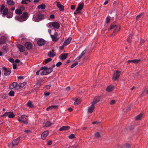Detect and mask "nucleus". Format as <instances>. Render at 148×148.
Instances as JSON below:
<instances>
[{
	"instance_id": "obj_16",
	"label": "nucleus",
	"mask_w": 148,
	"mask_h": 148,
	"mask_svg": "<svg viewBox=\"0 0 148 148\" xmlns=\"http://www.w3.org/2000/svg\"><path fill=\"white\" fill-rule=\"evenodd\" d=\"M45 42V41L42 39L39 40L37 41V44L39 46H41L44 45Z\"/></svg>"
},
{
	"instance_id": "obj_24",
	"label": "nucleus",
	"mask_w": 148,
	"mask_h": 148,
	"mask_svg": "<svg viewBox=\"0 0 148 148\" xmlns=\"http://www.w3.org/2000/svg\"><path fill=\"white\" fill-rule=\"evenodd\" d=\"M100 100V98L99 97H96L93 99V105L95 104L98 102Z\"/></svg>"
},
{
	"instance_id": "obj_57",
	"label": "nucleus",
	"mask_w": 148,
	"mask_h": 148,
	"mask_svg": "<svg viewBox=\"0 0 148 148\" xmlns=\"http://www.w3.org/2000/svg\"><path fill=\"white\" fill-rule=\"evenodd\" d=\"M5 9V6L4 5H1V7L0 8V10L1 11H2L3 10H4Z\"/></svg>"
},
{
	"instance_id": "obj_25",
	"label": "nucleus",
	"mask_w": 148,
	"mask_h": 148,
	"mask_svg": "<svg viewBox=\"0 0 148 148\" xmlns=\"http://www.w3.org/2000/svg\"><path fill=\"white\" fill-rule=\"evenodd\" d=\"M140 61V60L139 59H136L134 60H129L127 61V62L128 63H133L135 64L138 63Z\"/></svg>"
},
{
	"instance_id": "obj_45",
	"label": "nucleus",
	"mask_w": 148,
	"mask_h": 148,
	"mask_svg": "<svg viewBox=\"0 0 148 148\" xmlns=\"http://www.w3.org/2000/svg\"><path fill=\"white\" fill-rule=\"evenodd\" d=\"M41 74L42 75H48L46 70L43 71L41 73Z\"/></svg>"
},
{
	"instance_id": "obj_59",
	"label": "nucleus",
	"mask_w": 148,
	"mask_h": 148,
	"mask_svg": "<svg viewBox=\"0 0 148 148\" xmlns=\"http://www.w3.org/2000/svg\"><path fill=\"white\" fill-rule=\"evenodd\" d=\"M82 58V57L80 55L78 57H77V58H76V59L75 60H79Z\"/></svg>"
},
{
	"instance_id": "obj_13",
	"label": "nucleus",
	"mask_w": 148,
	"mask_h": 148,
	"mask_svg": "<svg viewBox=\"0 0 148 148\" xmlns=\"http://www.w3.org/2000/svg\"><path fill=\"white\" fill-rule=\"evenodd\" d=\"M56 6L58 8L59 10L60 11H63L64 10V6L61 4L59 2H57Z\"/></svg>"
},
{
	"instance_id": "obj_40",
	"label": "nucleus",
	"mask_w": 148,
	"mask_h": 148,
	"mask_svg": "<svg viewBox=\"0 0 148 148\" xmlns=\"http://www.w3.org/2000/svg\"><path fill=\"white\" fill-rule=\"evenodd\" d=\"M8 95L10 96H14V92L13 90H11L9 93Z\"/></svg>"
},
{
	"instance_id": "obj_47",
	"label": "nucleus",
	"mask_w": 148,
	"mask_h": 148,
	"mask_svg": "<svg viewBox=\"0 0 148 148\" xmlns=\"http://www.w3.org/2000/svg\"><path fill=\"white\" fill-rule=\"evenodd\" d=\"M69 138L70 139H72L75 138V135L73 134H71L68 136Z\"/></svg>"
},
{
	"instance_id": "obj_20",
	"label": "nucleus",
	"mask_w": 148,
	"mask_h": 148,
	"mask_svg": "<svg viewBox=\"0 0 148 148\" xmlns=\"http://www.w3.org/2000/svg\"><path fill=\"white\" fill-rule=\"evenodd\" d=\"M70 128V127L69 126H63L62 127H60L59 129V131H65L67 130H69Z\"/></svg>"
},
{
	"instance_id": "obj_17",
	"label": "nucleus",
	"mask_w": 148,
	"mask_h": 148,
	"mask_svg": "<svg viewBox=\"0 0 148 148\" xmlns=\"http://www.w3.org/2000/svg\"><path fill=\"white\" fill-rule=\"evenodd\" d=\"M17 47L20 52H23L25 51V48L23 45L18 44L17 45Z\"/></svg>"
},
{
	"instance_id": "obj_26",
	"label": "nucleus",
	"mask_w": 148,
	"mask_h": 148,
	"mask_svg": "<svg viewBox=\"0 0 148 148\" xmlns=\"http://www.w3.org/2000/svg\"><path fill=\"white\" fill-rule=\"evenodd\" d=\"M6 41V38L5 37L3 36L0 37V44L4 43Z\"/></svg>"
},
{
	"instance_id": "obj_34",
	"label": "nucleus",
	"mask_w": 148,
	"mask_h": 148,
	"mask_svg": "<svg viewBox=\"0 0 148 148\" xmlns=\"http://www.w3.org/2000/svg\"><path fill=\"white\" fill-rule=\"evenodd\" d=\"M142 116V114H140L135 117V119L137 121L141 119Z\"/></svg>"
},
{
	"instance_id": "obj_32",
	"label": "nucleus",
	"mask_w": 148,
	"mask_h": 148,
	"mask_svg": "<svg viewBox=\"0 0 148 148\" xmlns=\"http://www.w3.org/2000/svg\"><path fill=\"white\" fill-rule=\"evenodd\" d=\"M45 5L44 4H42L40 5H39L38 7V9H40L42 10L45 9Z\"/></svg>"
},
{
	"instance_id": "obj_1",
	"label": "nucleus",
	"mask_w": 148,
	"mask_h": 148,
	"mask_svg": "<svg viewBox=\"0 0 148 148\" xmlns=\"http://www.w3.org/2000/svg\"><path fill=\"white\" fill-rule=\"evenodd\" d=\"M47 26L49 28H53L56 29H58L60 27V24L57 22L53 21L49 22L47 24Z\"/></svg>"
},
{
	"instance_id": "obj_35",
	"label": "nucleus",
	"mask_w": 148,
	"mask_h": 148,
	"mask_svg": "<svg viewBox=\"0 0 148 148\" xmlns=\"http://www.w3.org/2000/svg\"><path fill=\"white\" fill-rule=\"evenodd\" d=\"M53 71V68H47V70L46 71L47 73L48 74H49Z\"/></svg>"
},
{
	"instance_id": "obj_28",
	"label": "nucleus",
	"mask_w": 148,
	"mask_h": 148,
	"mask_svg": "<svg viewBox=\"0 0 148 148\" xmlns=\"http://www.w3.org/2000/svg\"><path fill=\"white\" fill-rule=\"evenodd\" d=\"M71 40V38H68L64 42L63 45L65 46L69 44Z\"/></svg>"
},
{
	"instance_id": "obj_18",
	"label": "nucleus",
	"mask_w": 148,
	"mask_h": 148,
	"mask_svg": "<svg viewBox=\"0 0 148 148\" xmlns=\"http://www.w3.org/2000/svg\"><path fill=\"white\" fill-rule=\"evenodd\" d=\"M68 56V54L67 53H62L59 57L60 59L62 60H64Z\"/></svg>"
},
{
	"instance_id": "obj_52",
	"label": "nucleus",
	"mask_w": 148,
	"mask_h": 148,
	"mask_svg": "<svg viewBox=\"0 0 148 148\" xmlns=\"http://www.w3.org/2000/svg\"><path fill=\"white\" fill-rule=\"evenodd\" d=\"M48 67L47 66H44L41 67L40 70H47V69Z\"/></svg>"
},
{
	"instance_id": "obj_63",
	"label": "nucleus",
	"mask_w": 148,
	"mask_h": 148,
	"mask_svg": "<svg viewBox=\"0 0 148 148\" xmlns=\"http://www.w3.org/2000/svg\"><path fill=\"white\" fill-rule=\"evenodd\" d=\"M24 132H26L27 133H29V132H31V131L30 130H25L24 131Z\"/></svg>"
},
{
	"instance_id": "obj_50",
	"label": "nucleus",
	"mask_w": 148,
	"mask_h": 148,
	"mask_svg": "<svg viewBox=\"0 0 148 148\" xmlns=\"http://www.w3.org/2000/svg\"><path fill=\"white\" fill-rule=\"evenodd\" d=\"M143 15V14H141L138 15L136 17V19L138 20L139 18L141 17Z\"/></svg>"
},
{
	"instance_id": "obj_55",
	"label": "nucleus",
	"mask_w": 148,
	"mask_h": 148,
	"mask_svg": "<svg viewBox=\"0 0 148 148\" xmlns=\"http://www.w3.org/2000/svg\"><path fill=\"white\" fill-rule=\"evenodd\" d=\"M62 63L61 62H59L57 63L56 64V66L57 67L59 66L62 64Z\"/></svg>"
},
{
	"instance_id": "obj_12",
	"label": "nucleus",
	"mask_w": 148,
	"mask_h": 148,
	"mask_svg": "<svg viewBox=\"0 0 148 148\" xmlns=\"http://www.w3.org/2000/svg\"><path fill=\"white\" fill-rule=\"evenodd\" d=\"M25 8L23 6H22L20 7V8L16 9L15 11V12L17 14H21L22 13V11Z\"/></svg>"
},
{
	"instance_id": "obj_62",
	"label": "nucleus",
	"mask_w": 148,
	"mask_h": 148,
	"mask_svg": "<svg viewBox=\"0 0 148 148\" xmlns=\"http://www.w3.org/2000/svg\"><path fill=\"white\" fill-rule=\"evenodd\" d=\"M50 18L51 19H53L54 18V16L53 14H52L50 16Z\"/></svg>"
},
{
	"instance_id": "obj_4",
	"label": "nucleus",
	"mask_w": 148,
	"mask_h": 148,
	"mask_svg": "<svg viewBox=\"0 0 148 148\" xmlns=\"http://www.w3.org/2000/svg\"><path fill=\"white\" fill-rule=\"evenodd\" d=\"M28 119H27L25 116L24 115H22L19 116L18 119V120L21 123H23L25 124L28 123Z\"/></svg>"
},
{
	"instance_id": "obj_30",
	"label": "nucleus",
	"mask_w": 148,
	"mask_h": 148,
	"mask_svg": "<svg viewBox=\"0 0 148 148\" xmlns=\"http://www.w3.org/2000/svg\"><path fill=\"white\" fill-rule=\"evenodd\" d=\"M26 105L29 108H32L34 107L33 104H32V102L31 101H28Z\"/></svg>"
},
{
	"instance_id": "obj_15",
	"label": "nucleus",
	"mask_w": 148,
	"mask_h": 148,
	"mask_svg": "<svg viewBox=\"0 0 148 148\" xmlns=\"http://www.w3.org/2000/svg\"><path fill=\"white\" fill-rule=\"evenodd\" d=\"M22 15L17 16L15 17V19L20 22H23L25 21V19L23 18Z\"/></svg>"
},
{
	"instance_id": "obj_29",
	"label": "nucleus",
	"mask_w": 148,
	"mask_h": 148,
	"mask_svg": "<svg viewBox=\"0 0 148 148\" xmlns=\"http://www.w3.org/2000/svg\"><path fill=\"white\" fill-rule=\"evenodd\" d=\"M8 9L7 8H5L3 10L2 12L3 15H6L8 12Z\"/></svg>"
},
{
	"instance_id": "obj_49",
	"label": "nucleus",
	"mask_w": 148,
	"mask_h": 148,
	"mask_svg": "<svg viewBox=\"0 0 148 148\" xmlns=\"http://www.w3.org/2000/svg\"><path fill=\"white\" fill-rule=\"evenodd\" d=\"M78 64V62H75L71 66V68H73V67H74L75 66L77 65Z\"/></svg>"
},
{
	"instance_id": "obj_44",
	"label": "nucleus",
	"mask_w": 148,
	"mask_h": 148,
	"mask_svg": "<svg viewBox=\"0 0 148 148\" xmlns=\"http://www.w3.org/2000/svg\"><path fill=\"white\" fill-rule=\"evenodd\" d=\"M101 123V122L100 121H95L93 122V125L96 124L95 125L96 126L97 125H98L100 124Z\"/></svg>"
},
{
	"instance_id": "obj_8",
	"label": "nucleus",
	"mask_w": 148,
	"mask_h": 148,
	"mask_svg": "<svg viewBox=\"0 0 148 148\" xmlns=\"http://www.w3.org/2000/svg\"><path fill=\"white\" fill-rule=\"evenodd\" d=\"M4 71V75H9L11 73V70L9 69H8L5 67H3L2 68Z\"/></svg>"
},
{
	"instance_id": "obj_22",
	"label": "nucleus",
	"mask_w": 148,
	"mask_h": 148,
	"mask_svg": "<svg viewBox=\"0 0 148 148\" xmlns=\"http://www.w3.org/2000/svg\"><path fill=\"white\" fill-rule=\"evenodd\" d=\"M84 4L82 3H79L78 5V7L76 9V11H78L81 10L84 6Z\"/></svg>"
},
{
	"instance_id": "obj_33",
	"label": "nucleus",
	"mask_w": 148,
	"mask_h": 148,
	"mask_svg": "<svg viewBox=\"0 0 148 148\" xmlns=\"http://www.w3.org/2000/svg\"><path fill=\"white\" fill-rule=\"evenodd\" d=\"M75 102L74 103V104L75 105H78L80 103L81 101L80 99H79L77 98L75 99Z\"/></svg>"
},
{
	"instance_id": "obj_9",
	"label": "nucleus",
	"mask_w": 148,
	"mask_h": 148,
	"mask_svg": "<svg viewBox=\"0 0 148 148\" xmlns=\"http://www.w3.org/2000/svg\"><path fill=\"white\" fill-rule=\"evenodd\" d=\"M25 46L28 50L32 49L33 47V45L30 42H27L25 44Z\"/></svg>"
},
{
	"instance_id": "obj_58",
	"label": "nucleus",
	"mask_w": 148,
	"mask_h": 148,
	"mask_svg": "<svg viewBox=\"0 0 148 148\" xmlns=\"http://www.w3.org/2000/svg\"><path fill=\"white\" fill-rule=\"evenodd\" d=\"M9 60L11 62L13 63L14 62V60L12 58H10L9 59Z\"/></svg>"
},
{
	"instance_id": "obj_27",
	"label": "nucleus",
	"mask_w": 148,
	"mask_h": 148,
	"mask_svg": "<svg viewBox=\"0 0 148 148\" xmlns=\"http://www.w3.org/2000/svg\"><path fill=\"white\" fill-rule=\"evenodd\" d=\"M114 86L112 85H110L108 86L106 89V90L108 92L112 91L113 89Z\"/></svg>"
},
{
	"instance_id": "obj_54",
	"label": "nucleus",
	"mask_w": 148,
	"mask_h": 148,
	"mask_svg": "<svg viewBox=\"0 0 148 148\" xmlns=\"http://www.w3.org/2000/svg\"><path fill=\"white\" fill-rule=\"evenodd\" d=\"M115 102V101L114 100H111L110 101V103L111 105H113L114 104Z\"/></svg>"
},
{
	"instance_id": "obj_5",
	"label": "nucleus",
	"mask_w": 148,
	"mask_h": 148,
	"mask_svg": "<svg viewBox=\"0 0 148 148\" xmlns=\"http://www.w3.org/2000/svg\"><path fill=\"white\" fill-rule=\"evenodd\" d=\"M53 34L52 33V34L50 35V36L51 38L53 41L56 42L59 39V38L57 37L58 34L56 32L55 30H53Z\"/></svg>"
},
{
	"instance_id": "obj_23",
	"label": "nucleus",
	"mask_w": 148,
	"mask_h": 148,
	"mask_svg": "<svg viewBox=\"0 0 148 148\" xmlns=\"http://www.w3.org/2000/svg\"><path fill=\"white\" fill-rule=\"evenodd\" d=\"M7 4L10 6L14 5L15 4V2L12 0H6Z\"/></svg>"
},
{
	"instance_id": "obj_3",
	"label": "nucleus",
	"mask_w": 148,
	"mask_h": 148,
	"mask_svg": "<svg viewBox=\"0 0 148 148\" xmlns=\"http://www.w3.org/2000/svg\"><path fill=\"white\" fill-rule=\"evenodd\" d=\"M114 29V31L112 34V35H114L116 33L118 32L120 29V26L119 25H111L110 29Z\"/></svg>"
},
{
	"instance_id": "obj_56",
	"label": "nucleus",
	"mask_w": 148,
	"mask_h": 148,
	"mask_svg": "<svg viewBox=\"0 0 148 148\" xmlns=\"http://www.w3.org/2000/svg\"><path fill=\"white\" fill-rule=\"evenodd\" d=\"M86 51L85 50L83 51L80 54V55L82 57V56L85 53Z\"/></svg>"
},
{
	"instance_id": "obj_14",
	"label": "nucleus",
	"mask_w": 148,
	"mask_h": 148,
	"mask_svg": "<svg viewBox=\"0 0 148 148\" xmlns=\"http://www.w3.org/2000/svg\"><path fill=\"white\" fill-rule=\"evenodd\" d=\"M49 134V132L48 131H45L41 135V138L44 140L45 139L48 134Z\"/></svg>"
},
{
	"instance_id": "obj_38",
	"label": "nucleus",
	"mask_w": 148,
	"mask_h": 148,
	"mask_svg": "<svg viewBox=\"0 0 148 148\" xmlns=\"http://www.w3.org/2000/svg\"><path fill=\"white\" fill-rule=\"evenodd\" d=\"M52 123L50 121H47L45 123V125L46 127H49L51 126Z\"/></svg>"
},
{
	"instance_id": "obj_21",
	"label": "nucleus",
	"mask_w": 148,
	"mask_h": 148,
	"mask_svg": "<svg viewBox=\"0 0 148 148\" xmlns=\"http://www.w3.org/2000/svg\"><path fill=\"white\" fill-rule=\"evenodd\" d=\"M56 53L54 52V50H52L51 51L49 52L48 54V56L51 57H53L56 56Z\"/></svg>"
},
{
	"instance_id": "obj_53",
	"label": "nucleus",
	"mask_w": 148,
	"mask_h": 148,
	"mask_svg": "<svg viewBox=\"0 0 148 148\" xmlns=\"http://www.w3.org/2000/svg\"><path fill=\"white\" fill-rule=\"evenodd\" d=\"M52 144V141L51 140H49L47 142V144L49 145H51Z\"/></svg>"
},
{
	"instance_id": "obj_41",
	"label": "nucleus",
	"mask_w": 148,
	"mask_h": 148,
	"mask_svg": "<svg viewBox=\"0 0 148 148\" xmlns=\"http://www.w3.org/2000/svg\"><path fill=\"white\" fill-rule=\"evenodd\" d=\"M130 145L129 144H126V145H123L122 147L121 148H130Z\"/></svg>"
},
{
	"instance_id": "obj_7",
	"label": "nucleus",
	"mask_w": 148,
	"mask_h": 148,
	"mask_svg": "<svg viewBox=\"0 0 148 148\" xmlns=\"http://www.w3.org/2000/svg\"><path fill=\"white\" fill-rule=\"evenodd\" d=\"M20 139L19 138H17L15 140H13L12 141V144H10L9 146L13 147L14 146L17 145L20 141Z\"/></svg>"
},
{
	"instance_id": "obj_2",
	"label": "nucleus",
	"mask_w": 148,
	"mask_h": 148,
	"mask_svg": "<svg viewBox=\"0 0 148 148\" xmlns=\"http://www.w3.org/2000/svg\"><path fill=\"white\" fill-rule=\"evenodd\" d=\"M44 18V16L43 14L36 13L33 16V20L34 21L36 22H38Z\"/></svg>"
},
{
	"instance_id": "obj_46",
	"label": "nucleus",
	"mask_w": 148,
	"mask_h": 148,
	"mask_svg": "<svg viewBox=\"0 0 148 148\" xmlns=\"http://www.w3.org/2000/svg\"><path fill=\"white\" fill-rule=\"evenodd\" d=\"M27 1H28L29 2H30L31 1H30V0H23L21 2V3L22 4H27V3L26 2Z\"/></svg>"
},
{
	"instance_id": "obj_64",
	"label": "nucleus",
	"mask_w": 148,
	"mask_h": 148,
	"mask_svg": "<svg viewBox=\"0 0 148 148\" xmlns=\"http://www.w3.org/2000/svg\"><path fill=\"white\" fill-rule=\"evenodd\" d=\"M20 60L18 59H16L15 60V62L17 63H18L20 62Z\"/></svg>"
},
{
	"instance_id": "obj_39",
	"label": "nucleus",
	"mask_w": 148,
	"mask_h": 148,
	"mask_svg": "<svg viewBox=\"0 0 148 148\" xmlns=\"http://www.w3.org/2000/svg\"><path fill=\"white\" fill-rule=\"evenodd\" d=\"M13 16V14L12 13L10 12L9 13H8L6 15V17L8 18H10L12 17Z\"/></svg>"
},
{
	"instance_id": "obj_36",
	"label": "nucleus",
	"mask_w": 148,
	"mask_h": 148,
	"mask_svg": "<svg viewBox=\"0 0 148 148\" xmlns=\"http://www.w3.org/2000/svg\"><path fill=\"white\" fill-rule=\"evenodd\" d=\"M88 112L90 113H91L92 112V103L91 104L90 107L89 108Z\"/></svg>"
},
{
	"instance_id": "obj_51",
	"label": "nucleus",
	"mask_w": 148,
	"mask_h": 148,
	"mask_svg": "<svg viewBox=\"0 0 148 148\" xmlns=\"http://www.w3.org/2000/svg\"><path fill=\"white\" fill-rule=\"evenodd\" d=\"M51 86V85H47L45 86V88L46 89H49L50 88Z\"/></svg>"
},
{
	"instance_id": "obj_60",
	"label": "nucleus",
	"mask_w": 148,
	"mask_h": 148,
	"mask_svg": "<svg viewBox=\"0 0 148 148\" xmlns=\"http://www.w3.org/2000/svg\"><path fill=\"white\" fill-rule=\"evenodd\" d=\"M53 30H50V29H48V32L50 34V35H51V34H52V32H53Z\"/></svg>"
},
{
	"instance_id": "obj_43",
	"label": "nucleus",
	"mask_w": 148,
	"mask_h": 148,
	"mask_svg": "<svg viewBox=\"0 0 148 148\" xmlns=\"http://www.w3.org/2000/svg\"><path fill=\"white\" fill-rule=\"evenodd\" d=\"M95 137L96 138H99L100 137V133L99 132H97L94 134Z\"/></svg>"
},
{
	"instance_id": "obj_11",
	"label": "nucleus",
	"mask_w": 148,
	"mask_h": 148,
	"mask_svg": "<svg viewBox=\"0 0 148 148\" xmlns=\"http://www.w3.org/2000/svg\"><path fill=\"white\" fill-rule=\"evenodd\" d=\"M17 83L16 82H13L12 84L9 86V88L11 90L14 88H15V89H18L17 86Z\"/></svg>"
},
{
	"instance_id": "obj_37",
	"label": "nucleus",
	"mask_w": 148,
	"mask_h": 148,
	"mask_svg": "<svg viewBox=\"0 0 148 148\" xmlns=\"http://www.w3.org/2000/svg\"><path fill=\"white\" fill-rule=\"evenodd\" d=\"M25 85V83H22L21 84H19L17 86H18V89L21 88H22Z\"/></svg>"
},
{
	"instance_id": "obj_61",
	"label": "nucleus",
	"mask_w": 148,
	"mask_h": 148,
	"mask_svg": "<svg viewBox=\"0 0 148 148\" xmlns=\"http://www.w3.org/2000/svg\"><path fill=\"white\" fill-rule=\"evenodd\" d=\"M110 18L108 17L106 18V22L107 23L109 22L110 21Z\"/></svg>"
},
{
	"instance_id": "obj_31",
	"label": "nucleus",
	"mask_w": 148,
	"mask_h": 148,
	"mask_svg": "<svg viewBox=\"0 0 148 148\" xmlns=\"http://www.w3.org/2000/svg\"><path fill=\"white\" fill-rule=\"evenodd\" d=\"M28 14L27 12H25L23 13L22 15L23 18L25 19V21L26 20L28 16Z\"/></svg>"
},
{
	"instance_id": "obj_6",
	"label": "nucleus",
	"mask_w": 148,
	"mask_h": 148,
	"mask_svg": "<svg viewBox=\"0 0 148 148\" xmlns=\"http://www.w3.org/2000/svg\"><path fill=\"white\" fill-rule=\"evenodd\" d=\"M8 116L10 118H13L15 116L14 114L12 112H6L3 115L1 116V117Z\"/></svg>"
},
{
	"instance_id": "obj_19",
	"label": "nucleus",
	"mask_w": 148,
	"mask_h": 148,
	"mask_svg": "<svg viewBox=\"0 0 148 148\" xmlns=\"http://www.w3.org/2000/svg\"><path fill=\"white\" fill-rule=\"evenodd\" d=\"M58 106L56 105H52L48 107L47 109V111H49L53 109H55L58 108Z\"/></svg>"
},
{
	"instance_id": "obj_42",
	"label": "nucleus",
	"mask_w": 148,
	"mask_h": 148,
	"mask_svg": "<svg viewBox=\"0 0 148 148\" xmlns=\"http://www.w3.org/2000/svg\"><path fill=\"white\" fill-rule=\"evenodd\" d=\"M132 34H130L128 36L127 39V41L129 42H131V39L132 38Z\"/></svg>"
},
{
	"instance_id": "obj_10",
	"label": "nucleus",
	"mask_w": 148,
	"mask_h": 148,
	"mask_svg": "<svg viewBox=\"0 0 148 148\" xmlns=\"http://www.w3.org/2000/svg\"><path fill=\"white\" fill-rule=\"evenodd\" d=\"M120 75V72L118 71L114 74L112 78L114 80L116 81L119 77Z\"/></svg>"
},
{
	"instance_id": "obj_48",
	"label": "nucleus",
	"mask_w": 148,
	"mask_h": 148,
	"mask_svg": "<svg viewBox=\"0 0 148 148\" xmlns=\"http://www.w3.org/2000/svg\"><path fill=\"white\" fill-rule=\"evenodd\" d=\"M52 60V59L51 58H48L47 59H45V62L47 64L49 62L51 61Z\"/></svg>"
}]
</instances>
